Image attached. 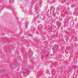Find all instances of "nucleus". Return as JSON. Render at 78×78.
<instances>
[{
  "mask_svg": "<svg viewBox=\"0 0 78 78\" xmlns=\"http://www.w3.org/2000/svg\"><path fill=\"white\" fill-rule=\"evenodd\" d=\"M51 73L52 74H55L56 73V72H55V69H52L51 70Z\"/></svg>",
  "mask_w": 78,
  "mask_h": 78,
  "instance_id": "7ed1b4c3",
  "label": "nucleus"
},
{
  "mask_svg": "<svg viewBox=\"0 0 78 78\" xmlns=\"http://www.w3.org/2000/svg\"><path fill=\"white\" fill-rule=\"evenodd\" d=\"M52 31V28H51L49 30V32H51Z\"/></svg>",
  "mask_w": 78,
  "mask_h": 78,
  "instance_id": "39448f33",
  "label": "nucleus"
},
{
  "mask_svg": "<svg viewBox=\"0 0 78 78\" xmlns=\"http://www.w3.org/2000/svg\"><path fill=\"white\" fill-rule=\"evenodd\" d=\"M28 72H29V71L27 69L24 71L23 75L25 77H26L27 76V74H28Z\"/></svg>",
  "mask_w": 78,
  "mask_h": 78,
  "instance_id": "f257e3e1",
  "label": "nucleus"
},
{
  "mask_svg": "<svg viewBox=\"0 0 78 78\" xmlns=\"http://www.w3.org/2000/svg\"><path fill=\"white\" fill-rule=\"evenodd\" d=\"M5 41H4V42L6 41V39H5Z\"/></svg>",
  "mask_w": 78,
  "mask_h": 78,
  "instance_id": "6e6552de",
  "label": "nucleus"
},
{
  "mask_svg": "<svg viewBox=\"0 0 78 78\" xmlns=\"http://www.w3.org/2000/svg\"><path fill=\"white\" fill-rule=\"evenodd\" d=\"M48 30H49V29L48 30Z\"/></svg>",
  "mask_w": 78,
  "mask_h": 78,
  "instance_id": "1a4fd4ad",
  "label": "nucleus"
},
{
  "mask_svg": "<svg viewBox=\"0 0 78 78\" xmlns=\"http://www.w3.org/2000/svg\"><path fill=\"white\" fill-rule=\"evenodd\" d=\"M75 6V4H73V5H72V6L74 7V6Z\"/></svg>",
  "mask_w": 78,
  "mask_h": 78,
  "instance_id": "0eeeda50",
  "label": "nucleus"
},
{
  "mask_svg": "<svg viewBox=\"0 0 78 78\" xmlns=\"http://www.w3.org/2000/svg\"><path fill=\"white\" fill-rule=\"evenodd\" d=\"M78 14V12H75L73 13V15L74 16H77Z\"/></svg>",
  "mask_w": 78,
  "mask_h": 78,
  "instance_id": "20e7f679",
  "label": "nucleus"
},
{
  "mask_svg": "<svg viewBox=\"0 0 78 78\" xmlns=\"http://www.w3.org/2000/svg\"><path fill=\"white\" fill-rule=\"evenodd\" d=\"M12 67L13 69H15L16 67L17 66L16 64H12Z\"/></svg>",
  "mask_w": 78,
  "mask_h": 78,
  "instance_id": "f03ea898",
  "label": "nucleus"
},
{
  "mask_svg": "<svg viewBox=\"0 0 78 78\" xmlns=\"http://www.w3.org/2000/svg\"><path fill=\"white\" fill-rule=\"evenodd\" d=\"M53 10V7L51 6V10Z\"/></svg>",
  "mask_w": 78,
  "mask_h": 78,
  "instance_id": "423d86ee",
  "label": "nucleus"
}]
</instances>
